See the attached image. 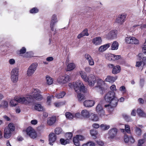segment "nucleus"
<instances>
[{
    "mask_svg": "<svg viewBox=\"0 0 146 146\" xmlns=\"http://www.w3.org/2000/svg\"><path fill=\"white\" fill-rule=\"evenodd\" d=\"M104 99L106 102L109 104L105 105V108L108 107V110L110 112L113 111L118 104L119 99L115 95V93L114 92L109 91L105 95Z\"/></svg>",
    "mask_w": 146,
    "mask_h": 146,
    "instance_id": "f257e3e1",
    "label": "nucleus"
},
{
    "mask_svg": "<svg viewBox=\"0 0 146 146\" xmlns=\"http://www.w3.org/2000/svg\"><path fill=\"white\" fill-rule=\"evenodd\" d=\"M75 92L78 93L80 92H85V88L83 83L80 80H78L73 84Z\"/></svg>",
    "mask_w": 146,
    "mask_h": 146,
    "instance_id": "f03ea898",
    "label": "nucleus"
},
{
    "mask_svg": "<svg viewBox=\"0 0 146 146\" xmlns=\"http://www.w3.org/2000/svg\"><path fill=\"white\" fill-rule=\"evenodd\" d=\"M19 69L16 68L13 69L11 72V78L12 81L14 83L17 82L19 75Z\"/></svg>",
    "mask_w": 146,
    "mask_h": 146,
    "instance_id": "7ed1b4c3",
    "label": "nucleus"
},
{
    "mask_svg": "<svg viewBox=\"0 0 146 146\" xmlns=\"http://www.w3.org/2000/svg\"><path fill=\"white\" fill-rule=\"evenodd\" d=\"M38 66L36 63H32L29 67L27 72V76H31L34 73Z\"/></svg>",
    "mask_w": 146,
    "mask_h": 146,
    "instance_id": "20e7f679",
    "label": "nucleus"
},
{
    "mask_svg": "<svg viewBox=\"0 0 146 146\" xmlns=\"http://www.w3.org/2000/svg\"><path fill=\"white\" fill-rule=\"evenodd\" d=\"M70 76L65 74L63 76H60L57 80L58 82L60 84H63L70 81Z\"/></svg>",
    "mask_w": 146,
    "mask_h": 146,
    "instance_id": "39448f33",
    "label": "nucleus"
},
{
    "mask_svg": "<svg viewBox=\"0 0 146 146\" xmlns=\"http://www.w3.org/2000/svg\"><path fill=\"white\" fill-rule=\"evenodd\" d=\"M40 91L38 89H35L33 92V96L34 99L37 101H40L43 99V97L40 94Z\"/></svg>",
    "mask_w": 146,
    "mask_h": 146,
    "instance_id": "423d86ee",
    "label": "nucleus"
},
{
    "mask_svg": "<svg viewBox=\"0 0 146 146\" xmlns=\"http://www.w3.org/2000/svg\"><path fill=\"white\" fill-rule=\"evenodd\" d=\"M126 42L128 44H137L139 43V41L135 38L133 37H127L125 38Z\"/></svg>",
    "mask_w": 146,
    "mask_h": 146,
    "instance_id": "0eeeda50",
    "label": "nucleus"
},
{
    "mask_svg": "<svg viewBox=\"0 0 146 146\" xmlns=\"http://www.w3.org/2000/svg\"><path fill=\"white\" fill-rule=\"evenodd\" d=\"M26 132L31 138L35 139L36 137V134L35 130L31 127H29L27 129Z\"/></svg>",
    "mask_w": 146,
    "mask_h": 146,
    "instance_id": "6e6552de",
    "label": "nucleus"
},
{
    "mask_svg": "<svg viewBox=\"0 0 146 146\" xmlns=\"http://www.w3.org/2000/svg\"><path fill=\"white\" fill-rule=\"evenodd\" d=\"M126 16V14L124 13L119 15L116 20V22L119 24H122L125 21Z\"/></svg>",
    "mask_w": 146,
    "mask_h": 146,
    "instance_id": "1a4fd4ad",
    "label": "nucleus"
},
{
    "mask_svg": "<svg viewBox=\"0 0 146 146\" xmlns=\"http://www.w3.org/2000/svg\"><path fill=\"white\" fill-rule=\"evenodd\" d=\"M117 31L116 30H112L107 35V37L109 39H111L116 38Z\"/></svg>",
    "mask_w": 146,
    "mask_h": 146,
    "instance_id": "9d476101",
    "label": "nucleus"
},
{
    "mask_svg": "<svg viewBox=\"0 0 146 146\" xmlns=\"http://www.w3.org/2000/svg\"><path fill=\"white\" fill-rule=\"evenodd\" d=\"M88 80V84L90 86H93L96 83V79L94 76L92 75H91L89 76Z\"/></svg>",
    "mask_w": 146,
    "mask_h": 146,
    "instance_id": "9b49d317",
    "label": "nucleus"
},
{
    "mask_svg": "<svg viewBox=\"0 0 146 146\" xmlns=\"http://www.w3.org/2000/svg\"><path fill=\"white\" fill-rule=\"evenodd\" d=\"M56 139V136L55 134L53 133H50L49 135V144L51 145H53L52 143H54Z\"/></svg>",
    "mask_w": 146,
    "mask_h": 146,
    "instance_id": "f8f14e48",
    "label": "nucleus"
},
{
    "mask_svg": "<svg viewBox=\"0 0 146 146\" xmlns=\"http://www.w3.org/2000/svg\"><path fill=\"white\" fill-rule=\"evenodd\" d=\"M56 117L55 116L48 117L47 119V123L50 126L53 125L56 122Z\"/></svg>",
    "mask_w": 146,
    "mask_h": 146,
    "instance_id": "ddd939ff",
    "label": "nucleus"
},
{
    "mask_svg": "<svg viewBox=\"0 0 146 146\" xmlns=\"http://www.w3.org/2000/svg\"><path fill=\"white\" fill-rule=\"evenodd\" d=\"M117 132V129L115 128H113L109 130L108 132L110 137L113 139L116 136Z\"/></svg>",
    "mask_w": 146,
    "mask_h": 146,
    "instance_id": "4468645a",
    "label": "nucleus"
},
{
    "mask_svg": "<svg viewBox=\"0 0 146 146\" xmlns=\"http://www.w3.org/2000/svg\"><path fill=\"white\" fill-rule=\"evenodd\" d=\"M107 57V59L110 60H117L121 58V56L120 55H116L113 54H108Z\"/></svg>",
    "mask_w": 146,
    "mask_h": 146,
    "instance_id": "2eb2a0df",
    "label": "nucleus"
},
{
    "mask_svg": "<svg viewBox=\"0 0 146 146\" xmlns=\"http://www.w3.org/2000/svg\"><path fill=\"white\" fill-rule=\"evenodd\" d=\"M92 42L95 45H100L102 42V38L100 37H95L92 39Z\"/></svg>",
    "mask_w": 146,
    "mask_h": 146,
    "instance_id": "dca6fc26",
    "label": "nucleus"
},
{
    "mask_svg": "<svg viewBox=\"0 0 146 146\" xmlns=\"http://www.w3.org/2000/svg\"><path fill=\"white\" fill-rule=\"evenodd\" d=\"M95 103V102L92 100H86L84 102V105L85 107H89L93 106Z\"/></svg>",
    "mask_w": 146,
    "mask_h": 146,
    "instance_id": "f3484780",
    "label": "nucleus"
},
{
    "mask_svg": "<svg viewBox=\"0 0 146 146\" xmlns=\"http://www.w3.org/2000/svg\"><path fill=\"white\" fill-rule=\"evenodd\" d=\"M117 77L116 76H108L105 80V82H107L111 83H113L117 79Z\"/></svg>",
    "mask_w": 146,
    "mask_h": 146,
    "instance_id": "a211bd4d",
    "label": "nucleus"
},
{
    "mask_svg": "<svg viewBox=\"0 0 146 146\" xmlns=\"http://www.w3.org/2000/svg\"><path fill=\"white\" fill-rule=\"evenodd\" d=\"M11 135V132L9 131L8 128H6L4 130V136L5 138L8 139L10 138Z\"/></svg>",
    "mask_w": 146,
    "mask_h": 146,
    "instance_id": "6ab92c4d",
    "label": "nucleus"
},
{
    "mask_svg": "<svg viewBox=\"0 0 146 146\" xmlns=\"http://www.w3.org/2000/svg\"><path fill=\"white\" fill-rule=\"evenodd\" d=\"M89 34L88 33V30L87 29H85L82 32L79 34L77 36L78 39H80L84 36H88Z\"/></svg>",
    "mask_w": 146,
    "mask_h": 146,
    "instance_id": "aec40b11",
    "label": "nucleus"
},
{
    "mask_svg": "<svg viewBox=\"0 0 146 146\" xmlns=\"http://www.w3.org/2000/svg\"><path fill=\"white\" fill-rule=\"evenodd\" d=\"M110 44L108 43L101 46L98 48V51L100 52H103L106 50L110 46Z\"/></svg>",
    "mask_w": 146,
    "mask_h": 146,
    "instance_id": "412c9836",
    "label": "nucleus"
},
{
    "mask_svg": "<svg viewBox=\"0 0 146 146\" xmlns=\"http://www.w3.org/2000/svg\"><path fill=\"white\" fill-rule=\"evenodd\" d=\"M121 71V68L120 66L118 65L115 66L113 68L112 71V73L113 74H117L119 73Z\"/></svg>",
    "mask_w": 146,
    "mask_h": 146,
    "instance_id": "4be33fe9",
    "label": "nucleus"
},
{
    "mask_svg": "<svg viewBox=\"0 0 146 146\" xmlns=\"http://www.w3.org/2000/svg\"><path fill=\"white\" fill-rule=\"evenodd\" d=\"M97 86L99 88V89L103 92L104 90V88L102 87V86L104 83V82L101 79H98L97 80Z\"/></svg>",
    "mask_w": 146,
    "mask_h": 146,
    "instance_id": "5701e85b",
    "label": "nucleus"
},
{
    "mask_svg": "<svg viewBox=\"0 0 146 146\" xmlns=\"http://www.w3.org/2000/svg\"><path fill=\"white\" fill-rule=\"evenodd\" d=\"M75 67V64L74 63H69L67 66L66 70L67 71H71L74 69Z\"/></svg>",
    "mask_w": 146,
    "mask_h": 146,
    "instance_id": "b1692460",
    "label": "nucleus"
},
{
    "mask_svg": "<svg viewBox=\"0 0 146 146\" xmlns=\"http://www.w3.org/2000/svg\"><path fill=\"white\" fill-rule=\"evenodd\" d=\"M138 59L140 60H142V62L144 65H146V57H143V54L140 53L138 55Z\"/></svg>",
    "mask_w": 146,
    "mask_h": 146,
    "instance_id": "393cba45",
    "label": "nucleus"
},
{
    "mask_svg": "<svg viewBox=\"0 0 146 146\" xmlns=\"http://www.w3.org/2000/svg\"><path fill=\"white\" fill-rule=\"evenodd\" d=\"M137 113L139 117H146V114L140 108H139L137 109Z\"/></svg>",
    "mask_w": 146,
    "mask_h": 146,
    "instance_id": "a878e982",
    "label": "nucleus"
},
{
    "mask_svg": "<svg viewBox=\"0 0 146 146\" xmlns=\"http://www.w3.org/2000/svg\"><path fill=\"white\" fill-rule=\"evenodd\" d=\"M81 115L84 118H88L90 115L89 111L86 110H84L82 111Z\"/></svg>",
    "mask_w": 146,
    "mask_h": 146,
    "instance_id": "bb28decb",
    "label": "nucleus"
},
{
    "mask_svg": "<svg viewBox=\"0 0 146 146\" xmlns=\"http://www.w3.org/2000/svg\"><path fill=\"white\" fill-rule=\"evenodd\" d=\"M119 46V44L117 41H114L111 44V50H117Z\"/></svg>",
    "mask_w": 146,
    "mask_h": 146,
    "instance_id": "cd10ccee",
    "label": "nucleus"
},
{
    "mask_svg": "<svg viewBox=\"0 0 146 146\" xmlns=\"http://www.w3.org/2000/svg\"><path fill=\"white\" fill-rule=\"evenodd\" d=\"M18 102H19L22 104H28L27 100H26V98L24 97L23 98H20L19 99H17Z\"/></svg>",
    "mask_w": 146,
    "mask_h": 146,
    "instance_id": "c85d7f7f",
    "label": "nucleus"
},
{
    "mask_svg": "<svg viewBox=\"0 0 146 146\" xmlns=\"http://www.w3.org/2000/svg\"><path fill=\"white\" fill-rule=\"evenodd\" d=\"M80 74L83 80L85 82H87L88 77L87 76L86 73L81 71L80 72Z\"/></svg>",
    "mask_w": 146,
    "mask_h": 146,
    "instance_id": "c756f323",
    "label": "nucleus"
},
{
    "mask_svg": "<svg viewBox=\"0 0 146 146\" xmlns=\"http://www.w3.org/2000/svg\"><path fill=\"white\" fill-rule=\"evenodd\" d=\"M35 109L39 111H42L44 110L43 107L40 104H36L35 106Z\"/></svg>",
    "mask_w": 146,
    "mask_h": 146,
    "instance_id": "7c9ffc66",
    "label": "nucleus"
},
{
    "mask_svg": "<svg viewBox=\"0 0 146 146\" xmlns=\"http://www.w3.org/2000/svg\"><path fill=\"white\" fill-rule=\"evenodd\" d=\"M26 51V49L25 47H23L20 50L17 51V53L21 56H22V54H25Z\"/></svg>",
    "mask_w": 146,
    "mask_h": 146,
    "instance_id": "2f4dec72",
    "label": "nucleus"
},
{
    "mask_svg": "<svg viewBox=\"0 0 146 146\" xmlns=\"http://www.w3.org/2000/svg\"><path fill=\"white\" fill-rule=\"evenodd\" d=\"M18 103L17 98H16L15 99L11 100L9 104L11 107H14L17 105Z\"/></svg>",
    "mask_w": 146,
    "mask_h": 146,
    "instance_id": "473e14b6",
    "label": "nucleus"
},
{
    "mask_svg": "<svg viewBox=\"0 0 146 146\" xmlns=\"http://www.w3.org/2000/svg\"><path fill=\"white\" fill-rule=\"evenodd\" d=\"M77 97L78 101L80 102H82L86 99L85 96L82 94H78L77 95Z\"/></svg>",
    "mask_w": 146,
    "mask_h": 146,
    "instance_id": "72a5a7b5",
    "label": "nucleus"
},
{
    "mask_svg": "<svg viewBox=\"0 0 146 146\" xmlns=\"http://www.w3.org/2000/svg\"><path fill=\"white\" fill-rule=\"evenodd\" d=\"M135 133L137 136H140L141 135L142 130L140 128L136 127L135 128Z\"/></svg>",
    "mask_w": 146,
    "mask_h": 146,
    "instance_id": "f704fd0d",
    "label": "nucleus"
},
{
    "mask_svg": "<svg viewBox=\"0 0 146 146\" xmlns=\"http://www.w3.org/2000/svg\"><path fill=\"white\" fill-rule=\"evenodd\" d=\"M122 117L123 119L127 122L131 121H132L131 117L126 114H123Z\"/></svg>",
    "mask_w": 146,
    "mask_h": 146,
    "instance_id": "c9c22d12",
    "label": "nucleus"
},
{
    "mask_svg": "<svg viewBox=\"0 0 146 146\" xmlns=\"http://www.w3.org/2000/svg\"><path fill=\"white\" fill-rule=\"evenodd\" d=\"M90 119L94 121H96L98 120V117L96 114L92 113L90 115Z\"/></svg>",
    "mask_w": 146,
    "mask_h": 146,
    "instance_id": "e433bc0d",
    "label": "nucleus"
},
{
    "mask_svg": "<svg viewBox=\"0 0 146 146\" xmlns=\"http://www.w3.org/2000/svg\"><path fill=\"white\" fill-rule=\"evenodd\" d=\"M26 98V100H27L28 102V104L33 102L34 100V98L33 95H30Z\"/></svg>",
    "mask_w": 146,
    "mask_h": 146,
    "instance_id": "4c0bfd02",
    "label": "nucleus"
},
{
    "mask_svg": "<svg viewBox=\"0 0 146 146\" xmlns=\"http://www.w3.org/2000/svg\"><path fill=\"white\" fill-rule=\"evenodd\" d=\"M73 141L74 145L76 146H80V141L76 136L75 137L73 138Z\"/></svg>",
    "mask_w": 146,
    "mask_h": 146,
    "instance_id": "58836bf2",
    "label": "nucleus"
},
{
    "mask_svg": "<svg viewBox=\"0 0 146 146\" xmlns=\"http://www.w3.org/2000/svg\"><path fill=\"white\" fill-rule=\"evenodd\" d=\"M46 79L47 84L49 85L52 84L53 83V80L52 78L47 76H46Z\"/></svg>",
    "mask_w": 146,
    "mask_h": 146,
    "instance_id": "ea45409f",
    "label": "nucleus"
},
{
    "mask_svg": "<svg viewBox=\"0 0 146 146\" xmlns=\"http://www.w3.org/2000/svg\"><path fill=\"white\" fill-rule=\"evenodd\" d=\"M90 133L92 136H94V138H96V135L98 134L97 131L95 129H92L90 131Z\"/></svg>",
    "mask_w": 146,
    "mask_h": 146,
    "instance_id": "a19ab883",
    "label": "nucleus"
},
{
    "mask_svg": "<svg viewBox=\"0 0 146 146\" xmlns=\"http://www.w3.org/2000/svg\"><path fill=\"white\" fill-rule=\"evenodd\" d=\"M100 127L103 130L105 131L108 129L110 128V126L102 124L100 126Z\"/></svg>",
    "mask_w": 146,
    "mask_h": 146,
    "instance_id": "79ce46f5",
    "label": "nucleus"
},
{
    "mask_svg": "<svg viewBox=\"0 0 146 146\" xmlns=\"http://www.w3.org/2000/svg\"><path fill=\"white\" fill-rule=\"evenodd\" d=\"M39 12V9L36 7L32 8L30 10L29 12L32 14H35L38 13Z\"/></svg>",
    "mask_w": 146,
    "mask_h": 146,
    "instance_id": "37998d69",
    "label": "nucleus"
},
{
    "mask_svg": "<svg viewBox=\"0 0 146 146\" xmlns=\"http://www.w3.org/2000/svg\"><path fill=\"white\" fill-rule=\"evenodd\" d=\"M65 95L64 92H62L56 95V97L58 98H60L63 97Z\"/></svg>",
    "mask_w": 146,
    "mask_h": 146,
    "instance_id": "c03bdc74",
    "label": "nucleus"
},
{
    "mask_svg": "<svg viewBox=\"0 0 146 146\" xmlns=\"http://www.w3.org/2000/svg\"><path fill=\"white\" fill-rule=\"evenodd\" d=\"M72 134L71 132L67 133L65 135V136L66 137V139H68L69 140V141H70V139H72Z\"/></svg>",
    "mask_w": 146,
    "mask_h": 146,
    "instance_id": "a18cd8bd",
    "label": "nucleus"
},
{
    "mask_svg": "<svg viewBox=\"0 0 146 146\" xmlns=\"http://www.w3.org/2000/svg\"><path fill=\"white\" fill-rule=\"evenodd\" d=\"M65 116L66 118L69 119H71L74 117L73 114L69 112H66L65 113Z\"/></svg>",
    "mask_w": 146,
    "mask_h": 146,
    "instance_id": "49530a36",
    "label": "nucleus"
},
{
    "mask_svg": "<svg viewBox=\"0 0 146 146\" xmlns=\"http://www.w3.org/2000/svg\"><path fill=\"white\" fill-rule=\"evenodd\" d=\"M60 141L61 144L63 145H65L68 143H69V140L68 139L65 140L61 138L60 139Z\"/></svg>",
    "mask_w": 146,
    "mask_h": 146,
    "instance_id": "de8ad7c7",
    "label": "nucleus"
},
{
    "mask_svg": "<svg viewBox=\"0 0 146 146\" xmlns=\"http://www.w3.org/2000/svg\"><path fill=\"white\" fill-rule=\"evenodd\" d=\"M62 131V129L59 127H56L54 129L55 133L56 134L58 135L61 133Z\"/></svg>",
    "mask_w": 146,
    "mask_h": 146,
    "instance_id": "09e8293b",
    "label": "nucleus"
},
{
    "mask_svg": "<svg viewBox=\"0 0 146 146\" xmlns=\"http://www.w3.org/2000/svg\"><path fill=\"white\" fill-rule=\"evenodd\" d=\"M9 128V131H13L15 130V126L12 123H10L8 125Z\"/></svg>",
    "mask_w": 146,
    "mask_h": 146,
    "instance_id": "8fccbe9b",
    "label": "nucleus"
},
{
    "mask_svg": "<svg viewBox=\"0 0 146 146\" xmlns=\"http://www.w3.org/2000/svg\"><path fill=\"white\" fill-rule=\"evenodd\" d=\"M95 144L92 141L88 142L86 143L83 144L82 146H95Z\"/></svg>",
    "mask_w": 146,
    "mask_h": 146,
    "instance_id": "3c124183",
    "label": "nucleus"
},
{
    "mask_svg": "<svg viewBox=\"0 0 146 146\" xmlns=\"http://www.w3.org/2000/svg\"><path fill=\"white\" fill-rule=\"evenodd\" d=\"M125 130L126 132L129 134H131V132L129 126L128 125H125Z\"/></svg>",
    "mask_w": 146,
    "mask_h": 146,
    "instance_id": "603ef678",
    "label": "nucleus"
},
{
    "mask_svg": "<svg viewBox=\"0 0 146 146\" xmlns=\"http://www.w3.org/2000/svg\"><path fill=\"white\" fill-rule=\"evenodd\" d=\"M33 56L32 53L31 52H26L23 56L25 58H31Z\"/></svg>",
    "mask_w": 146,
    "mask_h": 146,
    "instance_id": "864d4df0",
    "label": "nucleus"
},
{
    "mask_svg": "<svg viewBox=\"0 0 146 146\" xmlns=\"http://www.w3.org/2000/svg\"><path fill=\"white\" fill-rule=\"evenodd\" d=\"M57 22V21L56 20V15L54 14L53 15L52 17V19L51 20V23H55L56 22Z\"/></svg>",
    "mask_w": 146,
    "mask_h": 146,
    "instance_id": "5fc2aeb1",
    "label": "nucleus"
},
{
    "mask_svg": "<svg viewBox=\"0 0 146 146\" xmlns=\"http://www.w3.org/2000/svg\"><path fill=\"white\" fill-rule=\"evenodd\" d=\"M2 106L4 108H7L8 106V102L5 101H4L2 103Z\"/></svg>",
    "mask_w": 146,
    "mask_h": 146,
    "instance_id": "6e6d98bb",
    "label": "nucleus"
},
{
    "mask_svg": "<svg viewBox=\"0 0 146 146\" xmlns=\"http://www.w3.org/2000/svg\"><path fill=\"white\" fill-rule=\"evenodd\" d=\"M96 111L97 112H98V111L99 110V111H100L101 110H103L102 106L100 104H98L97 106L96 107Z\"/></svg>",
    "mask_w": 146,
    "mask_h": 146,
    "instance_id": "4d7b16f0",
    "label": "nucleus"
},
{
    "mask_svg": "<svg viewBox=\"0 0 146 146\" xmlns=\"http://www.w3.org/2000/svg\"><path fill=\"white\" fill-rule=\"evenodd\" d=\"M144 140L141 139L139 140L137 145V146H143L142 145L144 143Z\"/></svg>",
    "mask_w": 146,
    "mask_h": 146,
    "instance_id": "13d9d810",
    "label": "nucleus"
},
{
    "mask_svg": "<svg viewBox=\"0 0 146 146\" xmlns=\"http://www.w3.org/2000/svg\"><path fill=\"white\" fill-rule=\"evenodd\" d=\"M119 90L122 92L123 94H124L126 91L125 87L124 86H122L119 88Z\"/></svg>",
    "mask_w": 146,
    "mask_h": 146,
    "instance_id": "bf43d9fd",
    "label": "nucleus"
},
{
    "mask_svg": "<svg viewBox=\"0 0 146 146\" xmlns=\"http://www.w3.org/2000/svg\"><path fill=\"white\" fill-rule=\"evenodd\" d=\"M97 113L100 117H102L105 115V112L104 110H101L100 111H99L98 110Z\"/></svg>",
    "mask_w": 146,
    "mask_h": 146,
    "instance_id": "052dcab7",
    "label": "nucleus"
},
{
    "mask_svg": "<svg viewBox=\"0 0 146 146\" xmlns=\"http://www.w3.org/2000/svg\"><path fill=\"white\" fill-rule=\"evenodd\" d=\"M76 136L77 137V138L80 141H83L85 139L84 137L81 135H76Z\"/></svg>",
    "mask_w": 146,
    "mask_h": 146,
    "instance_id": "680f3d73",
    "label": "nucleus"
},
{
    "mask_svg": "<svg viewBox=\"0 0 146 146\" xmlns=\"http://www.w3.org/2000/svg\"><path fill=\"white\" fill-rule=\"evenodd\" d=\"M145 80L143 78H141L140 80V86L141 88H142L144 86Z\"/></svg>",
    "mask_w": 146,
    "mask_h": 146,
    "instance_id": "e2e57ef3",
    "label": "nucleus"
},
{
    "mask_svg": "<svg viewBox=\"0 0 146 146\" xmlns=\"http://www.w3.org/2000/svg\"><path fill=\"white\" fill-rule=\"evenodd\" d=\"M51 98L50 96H48L47 97V104L48 105H50L51 102Z\"/></svg>",
    "mask_w": 146,
    "mask_h": 146,
    "instance_id": "0e129e2a",
    "label": "nucleus"
},
{
    "mask_svg": "<svg viewBox=\"0 0 146 146\" xmlns=\"http://www.w3.org/2000/svg\"><path fill=\"white\" fill-rule=\"evenodd\" d=\"M129 142L131 143H133L135 142V139L132 136H129Z\"/></svg>",
    "mask_w": 146,
    "mask_h": 146,
    "instance_id": "69168bd1",
    "label": "nucleus"
},
{
    "mask_svg": "<svg viewBox=\"0 0 146 146\" xmlns=\"http://www.w3.org/2000/svg\"><path fill=\"white\" fill-rule=\"evenodd\" d=\"M127 135H125L124 137V140L125 142L126 143H128L129 141V138Z\"/></svg>",
    "mask_w": 146,
    "mask_h": 146,
    "instance_id": "338daca9",
    "label": "nucleus"
},
{
    "mask_svg": "<svg viewBox=\"0 0 146 146\" xmlns=\"http://www.w3.org/2000/svg\"><path fill=\"white\" fill-rule=\"evenodd\" d=\"M88 63L90 65L92 66L94 65V62L92 58L91 59H90L88 60Z\"/></svg>",
    "mask_w": 146,
    "mask_h": 146,
    "instance_id": "774afa93",
    "label": "nucleus"
}]
</instances>
